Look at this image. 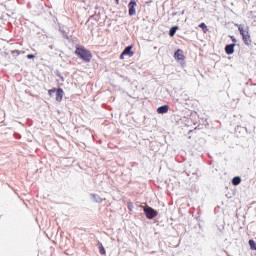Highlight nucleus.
Here are the masks:
<instances>
[{
  "instance_id": "obj_16",
  "label": "nucleus",
  "mask_w": 256,
  "mask_h": 256,
  "mask_svg": "<svg viewBox=\"0 0 256 256\" xmlns=\"http://www.w3.org/2000/svg\"><path fill=\"white\" fill-rule=\"evenodd\" d=\"M127 207L129 211H133V203L129 202Z\"/></svg>"
},
{
  "instance_id": "obj_19",
  "label": "nucleus",
  "mask_w": 256,
  "mask_h": 256,
  "mask_svg": "<svg viewBox=\"0 0 256 256\" xmlns=\"http://www.w3.org/2000/svg\"><path fill=\"white\" fill-rule=\"evenodd\" d=\"M231 41H233V43H237V39H235V36H230Z\"/></svg>"
},
{
  "instance_id": "obj_18",
  "label": "nucleus",
  "mask_w": 256,
  "mask_h": 256,
  "mask_svg": "<svg viewBox=\"0 0 256 256\" xmlns=\"http://www.w3.org/2000/svg\"><path fill=\"white\" fill-rule=\"evenodd\" d=\"M27 59H35V55H33V54H28V55H27Z\"/></svg>"
},
{
  "instance_id": "obj_12",
  "label": "nucleus",
  "mask_w": 256,
  "mask_h": 256,
  "mask_svg": "<svg viewBox=\"0 0 256 256\" xmlns=\"http://www.w3.org/2000/svg\"><path fill=\"white\" fill-rule=\"evenodd\" d=\"M231 183H232V185H234V187L241 185V177L240 176L233 177L231 180Z\"/></svg>"
},
{
  "instance_id": "obj_1",
  "label": "nucleus",
  "mask_w": 256,
  "mask_h": 256,
  "mask_svg": "<svg viewBox=\"0 0 256 256\" xmlns=\"http://www.w3.org/2000/svg\"><path fill=\"white\" fill-rule=\"evenodd\" d=\"M75 55L85 63H90L93 59V54L81 45H76Z\"/></svg>"
},
{
  "instance_id": "obj_4",
  "label": "nucleus",
  "mask_w": 256,
  "mask_h": 256,
  "mask_svg": "<svg viewBox=\"0 0 256 256\" xmlns=\"http://www.w3.org/2000/svg\"><path fill=\"white\" fill-rule=\"evenodd\" d=\"M53 93H56V101H58V103H61V101H63V95H65V92H63L61 88H52L48 91V95L50 97L53 96Z\"/></svg>"
},
{
  "instance_id": "obj_20",
  "label": "nucleus",
  "mask_w": 256,
  "mask_h": 256,
  "mask_svg": "<svg viewBox=\"0 0 256 256\" xmlns=\"http://www.w3.org/2000/svg\"><path fill=\"white\" fill-rule=\"evenodd\" d=\"M123 57H125V55H123V53L120 55V59H123Z\"/></svg>"
},
{
  "instance_id": "obj_10",
  "label": "nucleus",
  "mask_w": 256,
  "mask_h": 256,
  "mask_svg": "<svg viewBox=\"0 0 256 256\" xmlns=\"http://www.w3.org/2000/svg\"><path fill=\"white\" fill-rule=\"evenodd\" d=\"M90 197L94 203H103V198L97 194H90Z\"/></svg>"
},
{
  "instance_id": "obj_3",
  "label": "nucleus",
  "mask_w": 256,
  "mask_h": 256,
  "mask_svg": "<svg viewBox=\"0 0 256 256\" xmlns=\"http://www.w3.org/2000/svg\"><path fill=\"white\" fill-rule=\"evenodd\" d=\"M142 209L146 219H155V217L159 215V211L155 210V208L151 206H142Z\"/></svg>"
},
{
  "instance_id": "obj_17",
  "label": "nucleus",
  "mask_w": 256,
  "mask_h": 256,
  "mask_svg": "<svg viewBox=\"0 0 256 256\" xmlns=\"http://www.w3.org/2000/svg\"><path fill=\"white\" fill-rule=\"evenodd\" d=\"M13 55H21V52L19 50H14L12 51Z\"/></svg>"
},
{
  "instance_id": "obj_8",
  "label": "nucleus",
  "mask_w": 256,
  "mask_h": 256,
  "mask_svg": "<svg viewBox=\"0 0 256 256\" xmlns=\"http://www.w3.org/2000/svg\"><path fill=\"white\" fill-rule=\"evenodd\" d=\"M122 55H128L129 57H133V55H135V53L133 52V45L127 46L122 52Z\"/></svg>"
},
{
  "instance_id": "obj_14",
  "label": "nucleus",
  "mask_w": 256,
  "mask_h": 256,
  "mask_svg": "<svg viewBox=\"0 0 256 256\" xmlns=\"http://www.w3.org/2000/svg\"><path fill=\"white\" fill-rule=\"evenodd\" d=\"M177 29H179V27L177 26H173L172 28H170V31H169L170 37H175V33H177Z\"/></svg>"
},
{
  "instance_id": "obj_21",
  "label": "nucleus",
  "mask_w": 256,
  "mask_h": 256,
  "mask_svg": "<svg viewBox=\"0 0 256 256\" xmlns=\"http://www.w3.org/2000/svg\"><path fill=\"white\" fill-rule=\"evenodd\" d=\"M116 1V4L119 5V0H115Z\"/></svg>"
},
{
  "instance_id": "obj_6",
  "label": "nucleus",
  "mask_w": 256,
  "mask_h": 256,
  "mask_svg": "<svg viewBox=\"0 0 256 256\" xmlns=\"http://www.w3.org/2000/svg\"><path fill=\"white\" fill-rule=\"evenodd\" d=\"M174 59H176V61H185V55L183 54V50L178 49L174 53Z\"/></svg>"
},
{
  "instance_id": "obj_11",
  "label": "nucleus",
  "mask_w": 256,
  "mask_h": 256,
  "mask_svg": "<svg viewBox=\"0 0 256 256\" xmlns=\"http://www.w3.org/2000/svg\"><path fill=\"white\" fill-rule=\"evenodd\" d=\"M97 247L99 249L100 255H107V251L105 250V246H103V243L98 241Z\"/></svg>"
},
{
  "instance_id": "obj_2",
  "label": "nucleus",
  "mask_w": 256,
  "mask_h": 256,
  "mask_svg": "<svg viewBox=\"0 0 256 256\" xmlns=\"http://www.w3.org/2000/svg\"><path fill=\"white\" fill-rule=\"evenodd\" d=\"M238 31L240 35H242L244 45L251 47L253 40L251 39V34L249 33V27L244 28L243 25H238Z\"/></svg>"
},
{
  "instance_id": "obj_13",
  "label": "nucleus",
  "mask_w": 256,
  "mask_h": 256,
  "mask_svg": "<svg viewBox=\"0 0 256 256\" xmlns=\"http://www.w3.org/2000/svg\"><path fill=\"white\" fill-rule=\"evenodd\" d=\"M248 244H249V247H250V249H251L252 251H256V242H255V240L250 239V240L248 241Z\"/></svg>"
},
{
  "instance_id": "obj_15",
  "label": "nucleus",
  "mask_w": 256,
  "mask_h": 256,
  "mask_svg": "<svg viewBox=\"0 0 256 256\" xmlns=\"http://www.w3.org/2000/svg\"><path fill=\"white\" fill-rule=\"evenodd\" d=\"M199 27L200 29H202L203 33H207V31H209V29L207 28V25L204 22L200 23Z\"/></svg>"
},
{
  "instance_id": "obj_9",
  "label": "nucleus",
  "mask_w": 256,
  "mask_h": 256,
  "mask_svg": "<svg viewBox=\"0 0 256 256\" xmlns=\"http://www.w3.org/2000/svg\"><path fill=\"white\" fill-rule=\"evenodd\" d=\"M157 113L163 115L164 113H169V106L168 105H163L158 107Z\"/></svg>"
},
{
  "instance_id": "obj_7",
  "label": "nucleus",
  "mask_w": 256,
  "mask_h": 256,
  "mask_svg": "<svg viewBox=\"0 0 256 256\" xmlns=\"http://www.w3.org/2000/svg\"><path fill=\"white\" fill-rule=\"evenodd\" d=\"M225 53L227 55H233L235 53V44H229L225 46Z\"/></svg>"
},
{
  "instance_id": "obj_5",
  "label": "nucleus",
  "mask_w": 256,
  "mask_h": 256,
  "mask_svg": "<svg viewBox=\"0 0 256 256\" xmlns=\"http://www.w3.org/2000/svg\"><path fill=\"white\" fill-rule=\"evenodd\" d=\"M135 7H137V2H135V0H131L130 3L128 4L130 17L136 15L137 11L135 10Z\"/></svg>"
}]
</instances>
